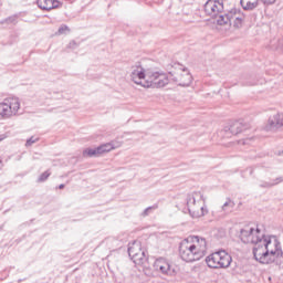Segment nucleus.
I'll return each instance as SVG.
<instances>
[{
	"label": "nucleus",
	"instance_id": "obj_1",
	"mask_svg": "<svg viewBox=\"0 0 283 283\" xmlns=\"http://www.w3.org/2000/svg\"><path fill=\"white\" fill-rule=\"evenodd\" d=\"M244 244L253 245V256L260 264H273L282 255V244L275 235H264L258 226H245L240 231Z\"/></svg>",
	"mask_w": 283,
	"mask_h": 283
},
{
	"label": "nucleus",
	"instance_id": "obj_2",
	"mask_svg": "<svg viewBox=\"0 0 283 283\" xmlns=\"http://www.w3.org/2000/svg\"><path fill=\"white\" fill-rule=\"evenodd\" d=\"M207 253V240L199 237H188L179 244V255L184 262H198Z\"/></svg>",
	"mask_w": 283,
	"mask_h": 283
},
{
	"label": "nucleus",
	"instance_id": "obj_3",
	"mask_svg": "<svg viewBox=\"0 0 283 283\" xmlns=\"http://www.w3.org/2000/svg\"><path fill=\"white\" fill-rule=\"evenodd\" d=\"M213 12L218 30L227 32L231 28V13H224V0H213Z\"/></svg>",
	"mask_w": 283,
	"mask_h": 283
},
{
	"label": "nucleus",
	"instance_id": "obj_4",
	"mask_svg": "<svg viewBox=\"0 0 283 283\" xmlns=\"http://www.w3.org/2000/svg\"><path fill=\"white\" fill-rule=\"evenodd\" d=\"M247 129H251V125L242 120H235L227 124L221 129H218L217 136L219 138H232V136H238V134H242L243 132H247Z\"/></svg>",
	"mask_w": 283,
	"mask_h": 283
},
{
	"label": "nucleus",
	"instance_id": "obj_5",
	"mask_svg": "<svg viewBox=\"0 0 283 283\" xmlns=\"http://www.w3.org/2000/svg\"><path fill=\"white\" fill-rule=\"evenodd\" d=\"M187 208L192 218L205 216V200L201 192H192L187 197Z\"/></svg>",
	"mask_w": 283,
	"mask_h": 283
},
{
	"label": "nucleus",
	"instance_id": "obj_6",
	"mask_svg": "<svg viewBox=\"0 0 283 283\" xmlns=\"http://www.w3.org/2000/svg\"><path fill=\"white\" fill-rule=\"evenodd\" d=\"M169 75L160 72H147L146 81H144V87L160 88L169 85Z\"/></svg>",
	"mask_w": 283,
	"mask_h": 283
},
{
	"label": "nucleus",
	"instance_id": "obj_7",
	"mask_svg": "<svg viewBox=\"0 0 283 283\" xmlns=\"http://www.w3.org/2000/svg\"><path fill=\"white\" fill-rule=\"evenodd\" d=\"M21 109V102L18 97H10L3 103H0V116L1 118H11L17 116V112Z\"/></svg>",
	"mask_w": 283,
	"mask_h": 283
},
{
	"label": "nucleus",
	"instance_id": "obj_8",
	"mask_svg": "<svg viewBox=\"0 0 283 283\" xmlns=\"http://www.w3.org/2000/svg\"><path fill=\"white\" fill-rule=\"evenodd\" d=\"M128 255L135 264H145L147 262V254L143 250L140 241H134L128 244Z\"/></svg>",
	"mask_w": 283,
	"mask_h": 283
},
{
	"label": "nucleus",
	"instance_id": "obj_9",
	"mask_svg": "<svg viewBox=\"0 0 283 283\" xmlns=\"http://www.w3.org/2000/svg\"><path fill=\"white\" fill-rule=\"evenodd\" d=\"M169 75L171 81L178 83L181 87H189L191 85V81H193L191 73H189L187 69L182 67L176 72H170Z\"/></svg>",
	"mask_w": 283,
	"mask_h": 283
},
{
	"label": "nucleus",
	"instance_id": "obj_10",
	"mask_svg": "<svg viewBox=\"0 0 283 283\" xmlns=\"http://www.w3.org/2000/svg\"><path fill=\"white\" fill-rule=\"evenodd\" d=\"M214 269H229L231 266V255L224 250L213 253Z\"/></svg>",
	"mask_w": 283,
	"mask_h": 283
},
{
	"label": "nucleus",
	"instance_id": "obj_11",
	"mask_svg": "<svg viewBox=\"0 0 283 283\" xmlns=\"http://www.w3.org/2000/svg\"><path fill=\"white\" fill-rule=\"evenodd\" d=\"M130 81H133V83H135L136 85H142V87H145V81H147V73H145L143 66H132Z\"/></svg>",
	"mask_w": 283,
	"mask_h": 283
},
{
	"label": "nucleus",
	"instance_id": "obj_12",
	"mask_svg": "<svg viewBox=\"0 0 283 283\" xmlns=\"http://www.w3.org/2000/svg\"><path fill=\"white\" fill-rule=\"evenodd\" d=\"M283 127V114L275 113L270 116L266 125L264 126L265 132H277V129H282Z\"/></svg>",
	"mask_w": 283,
	"mask_h": 283
},
{
	"label": "nucleus",
	"instance_id": "obj_13",
	"mask_svg": "<svg viewBox=\"0 0 283 283\" xmlns=\"http://www.w3.org/2000/svg\"><path fill=\"white\" fill-rule=\"evenodd\" d=\"M154 270L157 271V273H163V275H171L174 273V269H171V264H169V261L164 258H159L154 262Z\"/></svg>",
	"mask_w": 283,
	"mask_h": 283
},
{
	"label": "nucleus",
	"instance_id": "obj_14",
	"mask_svg": "<svg viewBox=\"0 0 283 283\" xmlns=\"http://www.w3.org/2000/svg\"><path fill=\"white\" fill-rule=\"evenodd\" d=\"M233 19V28L235 30L242 29L244 25V13L240 9H231L230 10V20Z\"/></svg>",
	"mask_w": 283,
	"mask_h": 283
},
{
	"label": "nucleus",
	"instance_id": "obj_15",
	"mask_svg": "<svg viewBox=\"0 0 283 283\" xmlns=\"http://www.w3.org/2000/svg\"><path fill=\"white\" fill-rule=\"evenodd\" d=\"M38 7L40 10H54V8H59V1L57 0H36Z\"/></svg>",
	"mask_w": 283,
	"mask_h": 283
},
{
	"label": "nucleus",
	"instance_id": "obj_16",
	"mask_svg": "<svg viewBox=\"0 0 283 283\" xmlns=\"http://www.w3.org/2000/svg\"><path fill=\"white\" fill-rule=\"evenodd\" d=\"M120 145H123V143L120 142H111V143L98 146L97 151L99 153V156H102V154H107L112 151V149H118Z\"/></svg>",
	"mask_w": 283,
	"mask_h": 283
},
{
	"label": "nucleus",
	"instance_id": "obj_17",
	"mask_svg": "<svg viewBox=\"0 0 283 283\" xmlns=\"http://www.w3.org/2000/svg\"><path fill=\"white\" fill-rule=\"evenodd\" d=\"M240 3L243 10L251 11L260 6V0H240Z\"/></svg>",
	"mask_w": 283,
	"mask_h": 283
},
{
	"label": "nucleus",
	"instance_id": "obj_18",
	"mask_svg": "<svg viewBox=\"0 0 283 283\" xmlns=\"http://www.w3.org/2000/svg\"><path fill=\"white\" fill-rule=\"evenodd\" d=\"M83 156L84 158H98L101 154L98 153V147L97 148H86L83 150Z\"/></svg>",
	"mask_w": 283,
	"mask_h": 283
},
{
	"label": "nucleus",
	"instance_id": "obj_19",
	"mask_svg": "<svg viewBox=\"0 0 283 283\" xmlns=\"http://www.w3.org/2000/svg\"><path fill=\"white\" fill-rule=\"evenodd\" d=\"M234 207H235V202H233L231 199H228L223 203L221 211H223V213L227 216V214L233 212Z\"/></svg>",
	"mask_w": 283,
	"mask_h": 283
},
{
	"label": "nucleus",
	"instance_id": "obj_20",
	"mask_svg": "<svg viewBox=\"0 0 283 283\" xmlns=\"http://www.w3.org/2000/svg\"><path fill=\"white\" fill-rule=\"evenodd\" d=\"M205 12L208 14V17H211L213 14V0H208L205 4Z\"/></svg>",
	"mask_w": 283,
	"mask_h": 283
},
{
	"label": "nucleus",
	"instance_id": "obj_21",
	"mask_svg": "<svg viewBox=\"0 0 283 283\" xmlns=\"http://www.w3.org/2000/svg\"><path fill=\"white\" fill-rule=\"evenodd\" d=\"M51 174L52 172L50 170L44 171L43 174L40 175L38 182H45V180L50 178Z\"/></svg>",
	"mask_w": 283,
	"mask_h": 283
},
{
	"label": "nucleus",
	"instance_id": "obj_22",
	"mask_svg": "<svg viewBox=\"0 0 283 283\" xmlns=\"http://www.w3.org/2000/svg\"><path fill=\"white\" fill-rule=\"evenodd\" d=\"M155 209H158V205L156 203V205H154V206H150V207H148V208H146L145 210H144V212L142 213V216H149V213H151V211H155Z\"/></svg>",
	"mask_w": 283,
	"mask_h": 283
},
{
	"label": "nucleus",
	"instance_id": "obj_23",
	"mask_svg": "<svg viewBox=\"0 0 283 283\" xmlns=\"http://www.w3.org/2000/svg\"><path fill=\"white\" fill-rule=\"evenodd\" d=\"M34 143H39V137H35V136L30 137L25 143V147H32Z\"/></svg>",
	"mask_w": 283,
	"mask_h": 283
},
{
	"label": "nucleus",
	"instance_id": "obj_24",
	"mask_svg": "<svg viewBox=\"0 0 283 283\" xmlns=\"http://www.w3.org/2000/svg\"><path fill=\"white\" fill-rule=\"evenodd\" d=\"M282 181H283L282 178H276L273 182H265L261 187H274V185H280V182Z\"/></svg>",
	"mask_w": 283,
	"mask_h": 283
},
{
	"label": "nucleus",
	"instance_id": "obj_25",
	"mask_svg": "<svg viewBox=\"0 0 283 283\" xmlns=\"http://www.w3.org/2000/svg\"><path fill=\"white\" fill-rule=\"evenodd\" d=\"M66 32H70V27L65 24H62L57 30V34H65Z\"/></svg>",
	"mask_w": 283,
	"mask_h": 283
},
{
	"label": "nucleus",
	"instance_id": "obj_26",
	"mask_svg": "<svg viewBox=\"0 0 283 283\" xmlns=\"http://www.w3.org/2000/svg\"><path fill=\"white\" fill-rule=\"evenodd\" d=\"M206 264L209 266V269H213V253L206 258Z\"/></svg>",
	"mask_w": 283,
	"mask_h": 283
},
{
	"label": "nucleus",
	"instance_id": "obj_27",
	"mask_svg": "<svg viewBox=\"0 0 283 283\" xmlns=\"http://www.w3.org/2000/svg\"><path fill=\"white\" fill-rule=\"evenodd\" d=\"M216 235L217 238H224L227 235V230H224V228H218Z\"/></svg>",
	"mask_w": 283,
	"mask_h": 283
},
{
	"label": "nucleus",
	"instance_id": "obj_28",
	"mask_svg": "<svg viewBox=\"0 0 283 283\" xmlns=\"http://www.w3.org/2000/svg\"><path fill=\"white\" fill-rule=\"evenodd\" d=\"M249 143H251V138L249 139H241L238 142L239 145H249Z\"/></svg>",
	"mask_w": 283,
	"mask_h": 283
},
{
	"label": "nucleus",
	"instance_id": "obj_29",
	"mask_svg": "<svg viewBox=\"0 0 283 283\" xmlns=\"http://www.w3.org/2000/svg\"><path fill=\"white\" fill-rule=\"evenodd\" d=\"M17 21V17H10L7 19V23H14Z\"/></svg>",
	"mask_w": 283,
	"mask_h": 283
},
{
	"label": "nucleus",
	"instance_id": "obj_30",
	"mask_svg": "<svg viewBox=\"0 0 283 283\" xmlns=\"http://www.w3.org/2000/svg\"><path fill=\"white\" fill-rule=\"evenodd\" d=\"M263 3H265L266 6H271L272 3H275V0H262Z\"/></svg>",
	"mask_w": 283,
	"mask_h": 283
},
{
	"label": "nucleus",
	"instance_id": "obj_31",
	"mask_svg": "<svg viewBox=\"0 0 283 283\" xmlns=\"http://www.w3.org/2000/svg\"><path fill=\"white\" fill-rule=\"evenodd\" d=\"M7 138H8V136H6V134L0 135V143H1L2 140H6Z\"/></svg>",
	"mask_w": 283,
	"mask_h": 283
},
{
	"label": "nucleus",
	"instance_id": "obj_32",
	"mask_svg": "<svg viewBox=\"0 0 283 283\" xmlns=\"http://www.w3.org/2000/svg\"><path fill=\"white\" fill-rule=\"evenodd\" d=\"M3 169V160L0 158V170Z\"/></svg>",
	"mask_w": 283,
	"mask_h": 283
},
{
	"label": "nucleus",
	"instance_id": "obj_33",
	"mask_svg": "<svg viewBox=\"0 0 283 283\" xmlns=\"http://www.w3.org/2000/svg\"><path fill=\"white\" fill-rule=\"evenodd\" d=\"M59 189H65V185H63V184L60 185V186H59Z\"/></svg>",
	"mask_w": 283,
	"mask_h": 283
}]
</instances>
